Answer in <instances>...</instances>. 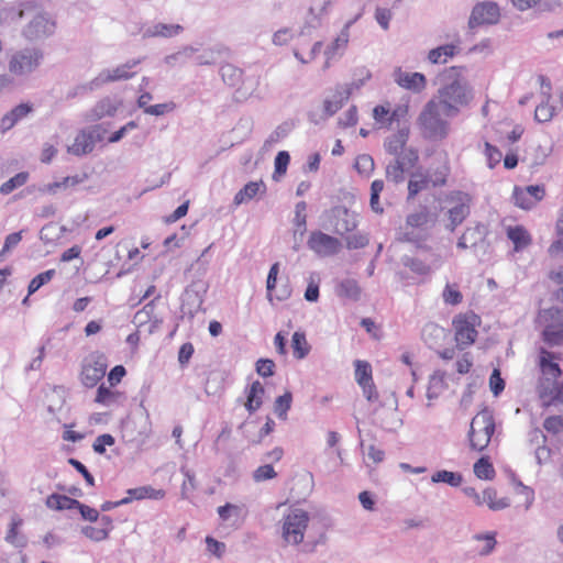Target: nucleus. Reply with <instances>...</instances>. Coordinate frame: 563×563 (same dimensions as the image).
I'll list each match as a JSON object with an SVG mask.
<instances>
[{"instance_id":"nucleus-1","label":"nucleus","mask_w":563,"mask_h":563,"mask_svg":"<svg viewBox=\"0 0 563 563\" xmlns=\"http://www.w3.org/2000/svg\"><path fill=\"white\" fill-rule=\"evenodd\" d=\"M440 87L433 97L442 107L445 118L456 117L468 108L474 99V89L457 67H450L439 76Z\"/></svg>"},{"instance_id":"nucleus-2","label":"nucleus","mask_w":563,"mask_h":563,"mask_svg":"<svg viewBox=\"0 0 563 563\" xmlns=\"http://www.w3.org/2000/svg\"><path fill=\"white\" fill-rule=\"evenodd\" d=\"M442 107L435 99H430L418 117L422 136L427 140L439 141L449 135L450 123L445 120Z\"/></svg>"},{"instance_id":"nucleus-3","label":"nucleus","mask_w":563,"mask_h":563,"mask_svg":"<svg viewBox=\"0 0 563 563\" xmlns=\"http://www.w3.org/2000/svg\"><path fill=\"white\" fill-rule=\"evenodd\" d=\"M495 432V419L493 412L484 408L472 419L468 432V441L472 450L481 452L490 443Z\"/></svg>"},{"instance_id":"nucleus-4","label":"nucleus","mask_w":563,"mask_h":563,"mask_svg":"<svg viewBox=\"0 0 563 563\" xmlns=\"http://www.w3.org/2000/svg\"><path fill=\"white\" fill-rule=\"evenodd\" d=\"M537 322L543 328V339L550 346L563 344V310L555 307L541 310Z\"/></svg>"},{"instance_id":"nucleus-5","label":"nucleus","mask_w":563,"mask_h":563,"mask_svg":"<svg viewBox=\"0 0 563 563\" xmlns=\"http://www.w3.org/2000/svg\"><path fill=\"white\" fill-rule=\"evenodd\" d=\"M44 59V53L37 47H24L12 54L8 68L11 74L19 77L29 76L35 71Z\"/></svg>"},{"instance_id":"nucleus-6","label":"nucleus","mask_w":563,"mask_h":563,"mask_svg":"<svg viewBox=\"0 0 563 563\" xmlns=\"http://www.w3.org/2000/svg\"><path fill=\"white\" fill-rule=\"evenodd\" d=\"M401 264L418 275H428L442 264L440 254L432 252L427 245H417V253L413 256L404 255Z\"/></svg>"},{"instance_id":"nucleus-7","label":"nucleus","mask_w":563,"mask_h":563,"mask_svg":"<svg viewBox=\"0 0 563 563\" xmlns=\"http://www.w3.org/2000/svg\"><path fill=\"white\" fill-rule=\"evenodd\" d=\"M471 196L463 191H457L449 199L450 207L443 213L444 229L449 232H454L455 229L463 223V221L471 213Z\"/></svg>"},{"instance_id":"nucleus-8","label":"nucleus","mask_w":563,"mask_h":563,"mask_svg":"<svg viewBox=\"0 0 563 563\" xmlns=\"http://www.w3.org/2000/svg\"><path fill=\"white\" fill-rule=\"evenodd\" d=\"M309 523V515L302 509H294L284 518L283 538L289 544L302 542Z\"/></svg>"},{"instance_id":"nucleus-9","label":"nucleus","mask_w":563,"mask_h":563,"mask_svg":"<svg viewBox=\"0 0 563 563\" xmlns=\"http://www.w3.org/2000/svg\"><path fill=\"white\" fill-rule=\"evenodd\" d=\"M56 22L45 11L36 12L23 29V36L29 41H38L52 36L55 33Z\"/></svg>"},{"instance_id":"nucleus-10","label":"nucleus","mask_w":563,"mask_h":563,"mask_svg":"<svg viewBox=\"0 0 563 563\" xmlns=\"http://www.w3.org/2000/svg\"><path fill=\"white\" fill-rule=\"evenodd\" d=\"M354 377L362 388L363 395L369 402H376L379 399V393L373 379V368L367 361L357 360L354 363Z\"/></svg>"},{"instance_id":"nucleus-11","label":"nucleus","mask_w":563,"mask_h":563,"mask_svg":"<svg viewBox=\"0 0 563 563\" xmlns=\"http://www.w3.org/2000/svg\"><path fill=\"white\" fill-rule=\"evenodd\" d=\"M208 290V284L201 279L194 280L181 295V310L194 316L201 309L203 296Z\"/></svg>"},{"instance_id":"nucleus-12","label":"nucleus","mask_w":563,"mask_h":563,"mask_svg":"<svg viewBox=\"0 0 563 563\" xmlns=\"http://www.w3.org/2000/svg\"><path fill=\"white\" fill-rule=\"evenodd\" d=\"M308 247L318 256L328 257L340 252L341 242L322 231H312L307 241Z\"/></svg>"},{"instance_id":"nucleus-13","label":"nucleus","mask_w":563,"mask_h":563,"mask_svg":"<svg viewBox=\"0 0 563 563\" xmlns=\"http://www.w3.org/2000/svg\"><path fill=\"white\" fill-rule=\"evenodd\" d=\"M500 18V10L497 3L486 1L474 5L468 19V26L474 29L479 25L496 24Z\"/></svg>"},{"instance_id":"nucleus-14","label":"nucleus","mask_w":563,"mask_h":563,"mask_svg":"<svg viewBox=\"0 0 563 563\" xmlns=\"http://www.w3.org/2000/svg\"><path fill=\"white\" fill-rule=\"evenodd\" d=\"M331 223L334 233L344 235L357 227L356 214L343 206L334 207L331 210Z\"/></svg>"},{"instance_id":"nucleus-15","label":"nucleus","mask_w":563,"mask_h":563,"mask_svg":"<svg viewBox=\"0 0 563 563\" xmlns=\"http://www.w3.org/2000/svg\"><path fill=\"white\" fill-rule=\"evenodd\" d=\"M394 81L401 88L420 93L427 87V78L423 74L404 71L400 67L393 74Z\"/></svg>"},{"instance_id":"nucleus-16","label":"nucleus","mask_w":563,"mask_h":563,"mask_svg":"<svg viewBox=\"0 0 563 563\" xmlns=\"http://www.w3.org/2000/svg\"><path fill=\"white\" fill-rule=\"evenodd\" d=\"M544 195L545 190L541 185H530L526 188L516 187L514 190L515 205L528 210L542 200Z\"/></svg>"},{"instance_id":"nucleus-17","label":"nucleus","mask_w":563,"mask_h":563,"mask_svg":"<svg viewBox=\"0 0 563 563\" xmlns=\"http://www.w3.org/2000/svg\"><path fill=\"white\" fill-rule=\"evenodd\" d=\"M363 80H361L358 84H352V86H347V85H342V86H338L335 88V91L333 92V95L325 99L324 100V103H323V111H324V117L325 118H329V117H332L334 113H336L343 106V103L349 100L351 93H352V88L355 87V88H360L361 85H363Z\"/></svg>"},{"instance_id":"nucleus-18","label":"nucleus","mask_w":563,"mask_h":563,"mask_svg":"<svg viewBox=\"0 0 563 563\" xmlns=\"http://www.w3.org/2000/svg\"><path fill=\"white\" fill-rule=\"evenodd\" d=\"M107 364L102 361H89L82 365L80 382L87 388H93L104 377Z\"/></svg>"},{"instance_id":"nucleus-19","label":"nucleus","mask_w":563,"mask_h":563,"mask_svg":"<svg viewBox=\"0 0 563 563\" xmlns=\"http://www.w3.org/2000/svg\"><path fill=\"white\" fill-rule=\"evenodd\" d=\"M126 494L128 496L117 501L115 505H126L133 500L142 499L159 500L165 497L164 489H156L150 485L128 489Z\"/></svg>"},{"instance_id":"nucleus-20","label":"nucleus","mask_w":563,"mask_h":563,"mask_svg":"<svg viewBox=\"0 0 563 563\" xmlns=\"http://www.w3.org/2000/svg\"><path fill=\"white\" fill-rule=\"evenodd\" d=\"M245 400L243 402L250 415L256 412L263 405L265 388L258 380L253 382L245 388Z\"/></svg>"},{"instance_id":"nucleus-21","label":"nucleus","mask_w":563,"mask_h":563,"mask_svg":"<svg viewBox=\"0 0 563 563\" xmlns=\"http://www.w3.org/2000/svg\"><path fill=\"white\" fill-rule=\"evenodd\" d=\"M485 236L486 227L482 223H476V225L465 229L457 240L456 246L462 250L475 247L478 243L484 241Z\"/></svg>"},{"instance_id":"nucleus-22","label":"nucleus","mask_w":563,"mask_h":563,"mask_svg":"<svg viewBox=\"0 0 563 563\" xmlns=\"http://www.w3.org/2000/svg\"><path fill=\"white\" fill-rule=\"evenodd\" d=\"M162 322V318L156 313L155 300L146 303L143 309L139 310L133 317V323L139 327L150 323V331L158 327Z\"/></svg>"},{"instance_id":"nucleus-23","label":"nucleus","mask_w":563,"mask_h":563,"mask_svg":"<svg viewBox=\"0 0 563 563\" xmlns=\"http://www.w3.org/2000/svg\"><path fill=\"white\" fill-rule=\"evenodd\" d=\"M410 129L408 125H404L390 136L385 139L384 148L390 154L397 156L406 146L409 140Z\"/></svg>"},{"instance_id":"nucleus-24","label":"nucleus","mask_w":563,"mask_h":563,"mask_svg":"<svg viewBox=\"0 0 563 563\" xmlns=\"http://www.w3.org/2000/svg\"><path fill=\"white\" fill-rule=\"evenodd\" d=\"M560 354H542L539 361V366L542 376L547 380L556 382L561 376L562 371L560 368Z\"/></svg>"},{"instance_id":"nucleus-25","label":"nucleus","mask_w":563,"mask_h":563,"mask_svg":"<svg viewBox=\"0 0 563 563\" xmlns=\"http://www.w3.org/2000/svg\"><path fill=\"white\" fill-rule=\"evenodd\" d=\"M334 291L338 297L350 301H358L362 295V288L354 278H343L339 280Z\"/></svg>"},{"instance_id":"nucleus-26","label":"nucleus","mask_w":563,"mask_h":563,"mask_svg":"<svg viewBox=\"0 0 563 563\" xmlns=\"http://www.w3.org/2000/svg\"><path fill=\"white\" fill-rule=\"evenodd\" d=\"M455 323V340L460 349H463L475 341L477 331L466 320H457Z\"/></svg>"},{"instance_id":"nucleus-27","label":"nucleus","mask_w":563,"mask_h":563,"mask_svg":"<svg viewBox=\"0 0 563 563\" xmlns=\"http://www.w3.org/2000/svg\"><path fill=\"white\" fill-rule=\"evenodd\" d=\"M118 103L111 98L106 97L98 101L95 107L87 113V120L97 121L104 117H113L118 110Z\"/></svg>"},{"instance_id":"nucleus-28","label":"nucleus","mask_w":563,"mask_h":563,"mask_svg":"<svg viewBox=\"0 0 563 563\" xmlns=\"http://www.w3.org/2000/svg\"><path fill=\"white\" fill-rule=\"evenodd\" d=\"M133 76H134V73L128 71L122 64L113 69L101 70L98 74V76H96V80L98 81L99 88H101L106 84L119 81V80H128V79L132 78Z\"/></svg>"},{"instance_id":"nucleus-29","label":"nucleus","mask_w":563,"mask_h":563,"mask_svg":"<svg viewBox=\"0 0 563 563\" xmlns=\"http://www.w3.org/2000/svg\"><path fill=\"white\" fill-rule=\"evenodd\" d=\"M183 31V26L179 24H165V23H156L152 26H148L144 33L143 37H173L178 35Z\"/></svg>"},{"instance_id":"nucleus-30","label":"nucleus","mask_w":563,"mask_h":563,"mask_svg":"<svg viewBox=\"0 0 563 563\" xmlns=\"http://www.w3.org/2000/svg\"><path fill=\"white\" fill-rule=\"evenodd\" d=\"M93 148L91 136L88 134V131L82 129L76 135L74 144L68 147V152L76 156H82L92 152Z\"/></svg>"},{"instance_id":"nucleus-31","label":"nucleus","mask_w":563,"mask_h":563,"mask_svg":"<svg viewBox=\"0 0 563 563\" xmlns=\"http://www.w3.org/2000/svg\"><path fill=\"white\" fill-rule=\"evenodd\" d=\"M460 48L454 44H445L432 48L428 54V59L432 64L446 63L449 58L459 53Z\"/></svg>"},{"instance_id":"nucleus-32","label":"nucleus","mask_w":563,"mask_h":563,"mask_svg":"<svg viewBox=\"0 0 563 563\" xmlns=\"http://www.w3.org/2000/svg\"><path fill=\"white\" fill-rule=\"evenodd\" d=\"M266 186L264 181H250L241 190H239L234 197V203L241 205L246 200L253 199L257 194L264 192Z\"/></svg>"},{"instance_id":"nucleus-33","label":"nucleus","mask_w":563,"mask_h":563,"mask_svg":"<svg viewBox=\"0 0 563 563\" xmlns=\"http://www.w3.org/2000/svg\"><path fill=\"white\" fill-rule=\"evenodd\" d=\"M483 505H487L490 510H503L510 506L507 497H498L495 488L488 487L483 490Z\"/></svg>"},{"instance_id":"nucleus-34","label":"nucleus","mask_w":563,"mask_h":563,"mask_svg":"<svg viewBox=\"0 0 563 563\" xmlns=\"http://www.w3.org/2000/svg\"><path fill=\"white\" fill-rule=\"evenodd\" d=\"M45 505L53 510H70L75 509L79 501L66 495L52 494L46 498Z\"/></svg>"},{"instance_id":"nucleus-35","label":"nucleus","mask_w":563,"mask_h":563,"mask_svg":"<svg viewBox=\"0 0 563 563\" xmlns=\"http://www.w3.org/2000/svg\"><path fill=\"white\" fill-rule=\"evenodd\" d=\"M507 236L515 244L516 251L526 247L531 242L528 231L520 225L510 227L507 231Z\"/></svg>"},{"instance_id":"nucleus-36","label":"nucleus","mask_w":563,"mask_h":563,"mask_svg":"<svg viewBox=\"0 0 563 563\" xmlns=\"http://www.w3.org/2000/svg\"><path fill=\"white\" fill-rule=\"evenodd\" d=\"M430 179L420 172L411 173L408 183V199H412L421 190L426 189L429 185Z\"/></svg>"},{"instance_id":"nucleus-37","label":"nucleus","mask_w":563,"mask_h":563,"mask_svg":"<svg viewBox=\"0 0 563 563\" xmlns=\"http://www.w3.org/2000/svg\"><path fill=\"white\" fill-rule=\"evenodd\" d=\"M220 74L224 84L235 87L241 82L243 71L232 64H225L221 66Z\"/></svg>"},{"instance_id":"nucleus-38","label":"nucleus","mask_w":563,"mask_h":563,"mask_svg":"<svg viewBox=\"0 0 563 563\" xmlns=\"http://www.w3.org/2000/svg\"><path fill=\"white\" fill-rule=\"evenodd\" d=\"M474 474L481 479L490 481L495 477L496 472L489 459L483 456L474 464Z\"/></svg>"},{"instance_id":"nucleus-39","label":"nucleus","mask_w":563,"mask_h":563,"mask_svg":"<svg viewBox=\"0 0 563 563\" xmlns=\"http://www.w3.org/2000/svg\"><path fill=\"white\" fill-rule=\"evenodd\" d=\"M406 168L400 165L399 161L395 158L390 161L385 168L386 179L395 184H400L405 180Z\"/></svg>"},{"instance_id":"nucleus-40","label":"nucleus","mask_w":563,"mask_h":563,"mask_svg":"<svg viewBox=\"0 0 563 563\" xmlns=\"http://www.w3.org/2000/svg\"><path fill=\"white\" fill-rule=\"evenodd\" d=\"M121 396L122 393L112 390L111 386L107 387L104 384H101L97 389L95 401L101 405H110L115 402Z\"/></svg>"},{"instance_id":"nucleus-41","label":"nucleus","mask_w":563,"mask_h":563,"mask_svg":"<svg viewBox=\"0 0 563 563\" xmlns=\"http://www.w3.org/2000/svg\"><path fill=\"white\" fill-rule=\"evenodd\" d=\"M431 221L429 210L423 207L419 211L410 213L406 219V228H423Z\"/></svg>"},{"instance_id":"nucleus-42","label":"nucleus","mask_w":563,"mask_h":563,"mask_svg":"<svg viewBox=\"0 0 563 563\" xmlns=\"http://www.w3.org/2000/svg\"><path fill=\"white\" fill-rule=\"evenodd\" d=\"M29 179V173L27 172H20L13 177H11L9 180L4 181L0 186V194L2 195H9L16 188L23 186L26 184Z\"/></svg>"},{"instance_id":"nucleus-43","label":"nucleus","mask_w":563,"mask_h":563,"mask_svg":"<svg viewBox=\"0 0 563 563\" xmlns=\"http://www.w3.org/2000/svg\"><path fill=\"white\" fill-rule=\"evenodd\" d=\"M64 230V227H58L56 223H47L41 229L40 239L44 243H52L62 236Z\"/></svg>"},{"instance_id":"nucleus-44","label":"nucleus","mask_w":563,"mask_h":563,"mask_svg":"<svg viewBox=\"0 0 563 563\" xmlns=\"http://www.w3.org/2000/svg\"><path fill=\"white\" fill-rule=\"evenodd\" d=\"M433 483H445L457 487L462 483V475L450 471H438L431 477Z\"/></svg>"},{"instance_id":"nucleus-45","label":"nucleus","mask_w":563,"mask_h":563,"mask_svg":"<svg viewBox=\"0 0 563 563\" xmlns=\"http://www.w3.org/2000/svg\"><path fill=\"white\" fill-rule=\"evenodd\" d=\"M23 525V520L19 516H13L11 518V522L9 525V529L5 534V541L12 545L19 547L23 545V542H20L19 530Z\"/></svg>"},{"instance_id":"nucleus-46","label":"nucleus","mask_w":563,"mask_h":563,"mask_svg":"<svg viewBox=\"0 0 563 563\" xmlns=\"http://www.w3.org/2000/svg\"><path fill=\"white\" fill-rule=\"evenodd\" d=\"M384 189V181L380 179H376L371 185V199L369 206L371 209L376 213H383L384 209L379 202L380 192Z\"/></svg>"},{"instance_id":"nucleus-47","label":"nucleus","mask_w":563,"mask_h":563,"mask_svg":"<svg viewBox=\"0 0 563 563\" xmlns=\"http://www.w3.org/2000/svg\"><path fill=\"white\" fill-rule=\"evenodd\" d=\"M405 168L415 167L419 161L418 151L413 147H405L395 158Z\"/></svg>"},{"instance_id":"nucleus-48","label":"nucleus","mask_w":563,"mask_h":563,"mask_svg":"<svg viewBox=\"0 0 563 563\" xmlns=\"http://www.w3.org/2000/svg\"><path fill=\"white\" fill-rule=\"evenodd\" d=\"M292 395L286 391L284 395L276 398L274 404V411L280 419H286L287 411L290 409Z\"/></svg>"},{"instance_id":"nucleus-49","label":"nucleus","mask_w":563,"mask_h":563,"mask_svg":"<svg viewBox=\"0 0 563 563\" xmlns=\"http://www.w3.org/2000/svg\"><path fill=\"white\" fill-rule=\"evenodd\" d=\"M219 58L220 51L213 48H206L201 52L198 51V53H196L195 63L200 66L213 65L219 60Z\"/></svg>"},{"instance_id":"nucleus-50","label":"nucleus","mask_w":563,"mask_h":563,"mask_svg":"<svg viewBox=\"0 0 563 563\" xmlns=\"http://www.w3.org/2000/svg\"><path fill=\"white\" fill-rule=\"evenodd\" d=\"M56 272L55 269L45 271L38 275H36L29 284L27 290L29 296L33 295L42 286L47 284L54 276Z\"/></svg>"},{"instance_id":"nucleus-51","label":"nucleus","mask_w":563,"mask_h":563,"mask_svg":"<svg viewBox=\"0 0 563 563\" xmlns=\"http://www.w3.org/2000/svg\"><path fill=\"white\" fill-rule=\"evenodd\" d=\"M475 540L483 543L482 547L476 548L477 553L481 555L489 554L496 545V534L494 532L487 534H477L475 536Z\"/></svg>"},{"instance_id":"nucleus-52","label":"nucleus","mask_w":563,"mask_h":563,"mask_svg":"<svg viewBox=\"0 0 563 563\" xmlns=\"http://www.w3.org/2000/svg\"><path fill=\"white\" fill-rule=\"evenodd\" d=\"M555 114V107L550 106L549 102H540L536 108L534 119L540 123H545L552 120Z\"/></svg>"},{"instance_id":"nucleus-53","label":"nucleus","mask_w":563,"mask_h":563,"mask_svg":"<svg viewBox=\"0 0 563 563\" xmlns=\"http://www.w3.org/2000/svg\"><path fill=\"white\" fill-rule=\"evenodd\" d=\"M445 388L444 379L441 375H432L429 380L427 396L431 400L437 398Z\"/></svg>"},{"instance_id":"nucleus-54","label":"nucleus","mask_w":563,"mask_h":563,"mask_svg":"<svg viewBox=\"0 0 563 563\" xmlns=\"http://www.w3.org/2000/svg\"><path fill=\"white\" fill-rule=\"evenodd\" d=\"M98 89H100V88H99L98 81L96 80V77H95L90 81L80 84V85L74 87L71 90H69L67 93V98H75L77 96H82V95H86L88 92H91V91H95Z\"/></svg>"},{"instance_id":"nucleus-55","label":"nucleus","mask_w":563,"mask_h":563,"mask_svg":"<svg viewBox=\"0 0 563 563\" xmlns=\"http://www.w3.org/2000/svg\"><path fill=\"white\" fill-rule=\"evenodd\" d=\"M276 476H277V473L275 472L274 467L271 464H265V465L258 466L253 472V479L256 483L273 479Z\"/></svg>"},{"instance_id":"nucleus-56","label":"nucleus","mask_w":563,"mask_h":563,"mask_svg":"<svg viewBox=\"0 0 563 563\" xmlns=\"http://www.w3.org/2000/svg\"><path fill=\"white\" fill-rule=\"evenodd\" d=\"M290 162V155L286 151H280L277 153L275 157V170H274V178L277 176H282L286 173L287 166Z\"/></svg>"},{"instance_id":"nucleus-57","label":"nucleus","mask_w":563,"mask_h":563,"mask_svg":"<svg viewBox=\"0 0 563 563\" xmlns=\"http://www.w3.org/2000/svg\"><path fill=\"white\" fill-rule=\"evenodd\" d=\"M487 165L489 168H494L501 161L503 154L494 145L488 142H485V152H484Z\"/></svg>"},{"instance_id":"nucleus-58","label":"nucleus","mask_w":563,"mask_h":563,"mask_svg":"<svg viewBox=\"0 0 563 563\" xmlns=\"http://www.w3.org/2000/svg\"><path fill=\"white\" fill-rule=\"evenodd\" d=\"M82 533L92 541H102L109 537L107 528L102 527L87 526L82 529Z\"/></svg>"},{"instance_id":"nucleus-59","label":"nucleus","mask_w":563,"mask_h":563,"mask_svg":"<svg viewBox=\"0 0 563 563\" xmlns=\"http://www.w3.org/2000/svg\"><path fill=\"white\" fill-rule=\"evenodd\" d=\"M543 428L552 434L563 432V416L548 417L543 422Z\"/></svg>"},{"instance_id":"nucleus-60","label":"nucleus","mask_w":563,"mask_h":563,"mask_svg":"<svg viewBox=\"0 0 563 563\" xmlns=\"http://www.w3.org/2000/svg\"><path fill=\"white\" fill-rule=\"evenodd\" d=\"M355 168L360 174H369L374 169V159L368 154L358 155L355 162Z\"/></svg>"},{"instance_id":"nucleus-61","label":"nucleus","mask_w":563,"mask_h":563,"mask_svg":"<svg viewBox=\"0 0 563 563\" xmlns=\"http://www.w3.org/2000/svg\"><path fill=\"white\" fill-rule=\"evenodd\" d=\"M291 126L288 123H283L278 125L274 132L268 136V139L265 141V146H268L273 143H277L282 139L286 137L288 133L290 132Z\"/></svg>"},{"instance_id":"nucleus-62","label":"nucleus","mask_w":563,"mask_h":563,"mask_svg":"<svg viewBox=\"0 0 563 563\" xmlns=\"http://www.w3.org/2000/svg\"><path fill=\"white\" fill-rule=\"evenodd\" d=\"M393 19V12L389 9L377 7L375 10V20L383 30L389 29V22Z\"/></svg>"},{"instance_id":"nucleus-63","label":"nucleus","mask_w":563,"mask_h":563,"mask_svg":"<svg viewBox=\"0 0 563 563\" xmlns=\"http://www.w3.org/2000/svg\"><path fill=\"white\" fill-rule=\"evenodd\" d=\"M489 387L495 396H498L505 389V382L501 378L500 371L494 368L489 377Z\"/></svg>"},{"instance_id":"nucleus-64","label":"nucleus","mask_w":563,"mask_h":563,"mask_svg":"<svg viewBox=\"0 0 563 563\" xmlns=\"http://www.w3.org/2000/svg\"><path fill=\"white\" fill-rule=\"evenodd\" d=\"M294 37V33L289 27H283L277 30L273 34L272 42L276 46L286 45Z\"/></svg>"}]
</instances>
